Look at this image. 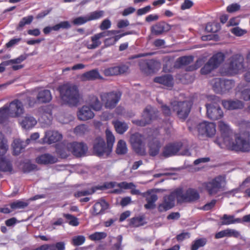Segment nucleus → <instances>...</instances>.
Here are the masks:
<instances>
[{"instance_id": "f257e3e1", "label": "nucleus", "mask_w": 250, "mask_h": 250, "mask_svg": "<svg viewBox=\"0 0 250 250\" xmlns=\"http://www.w3.org/2000/svg\"><path fill=\"white\" fill-rule=\"evenodd\" d=\"M187 123L188 129L193 134L210 137L216 133V125L213 123L205 121L197 124L192 120H189Z\"/></svg>"}, {"instance_id": "f03ea898", "label": "nucleus", "mask_w": 250, "mask_h": 250, "mask_svg": "<svg viewBox=\"0 0 250 250\" xmlns=\"http://www.w3.org/2000/svg\"><path fill=\"white\" fill-rule=\"evenodd\" d=\"M228 148L236 151L248 152L250 150V133L245 132L234 135V141L232 138L226 144Z\"/></svg>"}, {"instance_id": "7ed1b4c3", "label": "nucleus", "mask_w": 250, "mask_h": 250, "mask_svg": "<svg viewBox=\"0 0 250 250\" xmlns=\"http://www.w3.org/2000/svg\"><path fill=\"white\" fill-rule=\"evenodd\" d=\"M62 99L65 102L75 104L78 102L79 93L76 86L66 84L58 88Z\"/></svg>"}, {"instance_id": "20e7f679", "label": "nucleus", "mask_w": 250, "mask_h": 250, "mask_svg": "<svg viewBox=\"0 0 250 250\" xmlns=\"http://www.w3.org/2000/svg\"><path fill=\"white\" fill-rule=\"evenodd\" d=\"M8 150L7 140L0 132V171L11 173L13 171L11 162L4 156Z\"/></svg>"}, {"instance_id": "39448f33", "label": "nucleus", "mask_w": 250, "mask_h": 250, "mask_svg": "<svg viewBox=\"0 0 250 250\" xmlns=\"http://www.w3.org/2000/svg\"><path fill=\"white\" fill-rule=\"evenodd\" d=\"M226 177L219 175L205 184V188L209 195H215L225 190Z\"/></svg>"}, {"instance_id": "423d86ee", "label": "nucleus", "mask_w": 250, "mask_h": 250, "mask_svg": "<svg viewBox=\"0 0 250 250\" xmlns=\"http://www.w3.org/2000/svg\"><path fill=\"white\" fill-rule=\"evenodd\" d=\"M177 201L178 203H191L197 201L200 198L198 191L194 188H189L186 191L182 188L176 189Z\"/></svg>"}, {"instance_id": "0eeeda50", "label": "nucleus", "mask_w": 250, "mask_h": 250, "mask_svg": "<svg viewBox=\"0 0 250 250\" xmlns=\"http://www.w3.org/2000/svg\"><path fill=\"white\" fill-rule=\"evenodd\" d=\"M170 104L172 111L181 119H185L188 117L192 105V102L188 100L174 101Z\"/></svg>"}, {"instance_id": "6e6552de", "label": "nucleus", "mask_w": 250, "mask_h": 250, "mask_svg": "<svg viewBox=\"0 0 250 250\" xmlns=\"http://www.w3.org/2000/svg\"><path fill=\"white\" fill-rule=\"evenodd\" d=\"M141 71L146 76L157 73L161 67L160 62L155 59L142 60L139 62Z\"/></svg>"}, {"instance_id": "1a4fd4ad", "label": "nucleus", "mask_w": 250, "mask_h": 250, "mask_svg": "<svg viewBox=\"0 0 250 250\" xmlns=\"http://www.w3.org/2000/svg\"><path fill=\"white\" fill-rule=\"evenodd\" d=\"M241 55L236 54L230 57L228 66L225 68V73L228 76H232L239 73L243 67V60Z\"/></svg>"}, {"instance_id": "9d476101", "label": "nucleus", "mask_w": 250, "mask_h": 250, "mask_svg": "<svg viewBox=\"0 0 250 250\" xmlns=\"http://www.w3.org/2000/svg\"><path fill=\"white\" fill-rule=\"evenodd\" d=\"M145 138L139 133L132 134L129 142L136 153L140 155H145L146 153L145 148Z\"/></svg>"}, {"instance_id": "9b49d317", "label": "nucleus", "mask_w": 250, "mask_h": 250, "mask_svg": "<svg viewBox=\"0 0 250 250\" xmlns=\"http://www.w3.org/2000/svg\"><path fill=\"white\" fill-rule=\"evenodd\" d=\"M121 97V93L119 92H112L110 93H104L101 94V99L104 103V105L106 109L114 108Z\"/></svg>"}, {"instance_id": "f8f14e48", "label": "nucleus", "mask_w": 250, "mask_h": 250, "mask_svg": "<svg viewBox=\"0 0 250 250\" xmlns=\"http://www.w3.org/2000/svg\"><path fill=\"white\" fill-rule=\"evenodd\" d=\"M104 15V11H95L85 16H79L73 19L72 21V23L76 26L82 25L88 21L99 19Z\"/></svg>"}, {"instance_id": "ddd939ff", "label": "nucleus", "mask_w": 250, "mask_h": 250, "mask_svg": "<svg viewBox=\"0 0 250 250\" xmlns=\"http://www.w3.org/2000/svg\"><path fill=\"white\" fill-rule=\"evenodd\" d=\"M9 111L10 117L18 118L21 116L25 110L22 103L18 99H15L9 104H6Z\"/></svg>"}, {"instance_id": "4468645a", "label": "nucleus", "mask_w": 250, "mask_h": 250, "mask_svg": "<svg viewBox=\"0 0 250 250\" xmlns=\"http://www.w3.org/2000/svg\"><path fill=\"white\" fill-rule=\"evenodd\" d=\"M155 110L151 106H147L144 109L142 119L141 120H135L132 122L139 126H144L149 124L155 114Z\"/></svg>"}, {"instance_id": "2eb2a0df", "label": "nucleus", "mask_w": 250, "mask_h": 250, "mask_svg": "<svg viewBox=\"0 0 250 250\" xmlns=\"http://www.w3.org/2000/svg\"><path fill=\"white\" fill-rule=\"evenodd\" d=\"M213 88L216 93H224L232 88L234 86L232 79H216Z\"/></svg>"}, {"instance_id": "dca6fc26", "label": "nucleus", "mask_w": 250, "mask_h": 250, "mask_svg": "<svg viewBox=\"0 0 250 250\" xmlns=\"http://www.w3.org/2000/svg\"><path fill=\"white\" fill-rule=\"evenodd\" d=\"M66 148L68 152H72L74 155L80 157L84 155L87 150V146L83 143L73 142L68 143Z\"/></svg>"}, {"instance_id": "f3484780", "label": "nucleus", "mask_w": 250, "mask_h": 250, "mask_svg": "<svg viewBox=\"0 0 250 250\" xmlns=\"http://www.w3.org/2000/svg\"><path fill=\"white\" fill-rule=\"evenodd\" d=\"M176 198L177 199L176 189L169 195L164 196L163 202L158 207L159 211L164 212L173 208Z\"/></svg>"}, {"instance_id": "a211bd4d", "label": "nucleus", "mask_w": 250, "mask_h": 250, "mask_svg": "<svg viewBox=\"0 0 250 250\" xmlns=\"http://www.w3.org/2000/svg\"><path fill=\"white\" fill-rule=\"evenodd\" d=\"M208 117L211 120H218L223 116V112L219 105L216 104H207Z\"/></svg>"}, {"instance_id": "6ab92c4d", "label": "nucleus", "mask_w": 250, "mask_h": 250, "mask_svg": "<svg viewBox=\"0 0 250 250\" xmlns=\"http://www.w3.org/2000/svg\"><path fill=\"white\" fill-rule=\"evenodd\" d=\"M171 28L172 26L170 24L162 21L152 25L150 27V31L153 35L160 36L165 32H168Z\"/></svg>"}, {"instance_id": "aec40b11", "label": "nucleus", "mask_w": 250, "mask_h": 250, "mask_svg": "<svg viewBox=\"0 0 250 250\" xmlns=\"http://www.w3.org/2000/svg\"><path fill=\"white\" fill-rule=\"evenodd\" d=\"M93 151L98 156H102L104 154L108 155L111 152L108 151V146H106L104 139L101 137H97L94 140Z\"/></svg>"}, {"instance_id": "412c9836", "label": "nucleus", "mask_w": 250, "mask_h": 250, "mask_svg": "<svg viewBox=\"0 0 250 250\" xmlns=\"http://www.w3.org/2000/svg\"><path fill=\"white\" fill-rule=\"evenodd\" d=\"M218 127L221 133L224 143L225 145L229 142L233 136V133L229 126L223 121L218 122Z\"/></svg>"}, {"instance_id": "4be33fe9", "label": "nucleus", "mask_w": 250, "mask_h": 250, "mask_svg": "<svg viewBox=\"0 0 250 250\" xmlns=\"http://www.w3.org/2000/svg\"><path fill=\"white\" fill-rule=\"evenodd\" d=\"M128 69V67L125 64L112 66L105 69L104 74L105 76H117L125 73Z\"/></svg>"}, {"instance_id": "5701e85b", "label": "nucleus", "mask_w": 250, "mask_h": 250, "mask_svg": "<svg viewBox=\"0 0 250 250\" xmlns=\"http://www.w3.org/2000/svg\"><path fill=\"white\" fill-rule=\"evenodd\" d=\"M222 104L225 108L230 110L242 109L244 106V103L237 99L224 100Z\"/></svg>"}, {"instance_id": "b1692460", "label": "nucleus", "mask_w": 250, "mask_h": 250, "mask_svg": "<svg viewBox=\"0 0 250 250\" xmlns=\"http://www.w3.org/2000/svg\"><path fill=\"white\" fill-rule=\"evenodd\" d=\"M181 146L180 143L168 144L164 148L163 154L166 157L175 155L179 151Z\"/></svg>"}, {"instance_id": "393cba45", "label": "nucleus", "mask_w": 250, "mask_h": 250, "mask_svg": "<svg viewBox=\"0 0 250 250\" xmlns=\"http://www.w3.org/2000/svg\"><path fill=\"white\" fill-rule=\"evenodd\" d=\"M36 161L39 164L48 165L57 162L58 158L50 154L44 153L37 157Z\"/></svg>"}, {"instance_id": "a878e982", "label": "nucleus", "mask_w": 250, "mask_h": 250, "mask_svg": "<svg viewBox=\"0 0 250 250\" xmlns=\"http://www.w3.org/2000/svg\"><path fill=\"white\" fill-rule=\"evenodd\" d=\"M174 68L175 67H174L173 61L168 59L165 61L163 67V71L166 74L156 76L154 78H173L172 75L170 74V73L173 71Z\"/></svg>"}, {"instance_id": "bb28decb", "label": "nucleus", "mask_w": 250, "mask_h": 250, "mask_svg": "<svg viewBox=\"0 0 250 250\" xmlns=\"http://www.w3.org/2000/svg\"><path fill=\"white\" fill-rule=\"evenodd\" d=\"M40 120L42 123L49 125L53 119L52 110L50 106H44L41 109Z\"/></svg>"}, {"instance_id": "cd10ccee", "label": "nucleus", "mask_w": 250, "mask_h": 250, "mask_svg": "<svg viewBox=\"0 0 250 250\" xmlns=\"http://www.w3.org/2000/svg\"><path fill=\"white\" fill-rule=\"evenodd\" d=\"M143 196L146 197L147 202V203L144 205L145 208L147 209L154 208L156 207L155 202L158 199L157 195L152 191H148L146 193H144Z\"/></svg>"}, {"instance_id": "c85d7f7f", "label": "nucleus", "mask_w": 250, "mask_h": 250, "mask_svg": "<svg viewBox=\"0 0 250 250\" xmlns=\"http://www.w3.org/2000/svg\"><path fill=\"white\" fill-rule=\"evenodd\" d=\"M94 116L93 112L89 106L84 105L78 113V118L80 120L86 121L93 118Z\"/></svg>"}, {"instance_id": "c756f323", "label": "nucleus", "mask_w": 250, "mask_h": 250, "mask_svg": "<svg viewBox=\"0 0 250 250\" xmlns=\"http://www.w3.org/2000/svg\"><path fill=\"white\" fill-rule=\"evenodd\" d=\"M37 123L36 119L30 115H26L20 121L21 127L26 129L33 127L37 124Z\"/></svg>"}, {"instance_id": "7c9ffc66", "label": "nucleus", "mask_w": 250, "mask_h": 250, "mask_svg": "<svg viewBox=\"0 0 250 250\" xmlns=\"http://www.w3.org/2000/svg\"><path fill=\"white\" fill-rule=\"evenodd\" d=\"M52 95L50 90L42 89L40 90L37 96V100L40 103H46L52 100Z\"/></svg>"}, {"instance_id": "2f4dec72", "label": "nucleus", "mask_w": 250, "mask_h": 250, "mask_svg": "<svg viewBox=\"0 0 250 250\" xmlns=\"http://www.w3.org/2000/svg\"><path fill=\"white\" fill-rule=\"evenodd\" d=\"M193 56H184L178 58L174 63V67L176 68H180L183 66H186L193 61Z\"/></svg>"}, {"instance_id": "473e14b6", "label": "nucleus", "mask_w": 250, "mask_h": 250, "mask_svg": "<svg viewBox=\"0 0 250 250\" xmlns=\"http://www.w3.org/2000/svg\"><path fill=\"white\" fill-rule=\"evenodd\" d=\"M226 55L222 52H218L212 55L209 60L212 63L214 67L218 68L225 59Z\"/></svg>"}, {"instance_id": "72a5a7b5", "label": "nucleus", "mask_w": 250, "mask_h": 250, "mask_svg": "<svg viewBox=\"0 0 250 250\" xmlns=\"http://www.w3.org/2000/svg\"><path fill=\"white\" fill-rule=\"evenodd\" d=\"M62 136L58 131H48L46 132L44 139L48 144H52L60 141Z\"/></svg>"}, {"instance_id": "f704fd0d", "label": "nucleus", "mask_w": 250, "mask_h": 250, "mask_svg": "<svg viewBox=\"0 0 250 250\" xmlns=\"http://www.w3.org/2000/svg\"><path fill=\"white\" fill-rule=\"evenodd\" d=\"M108 204L104 200L101 199L99 202L96 203L93 206V214L97 215L103 213L104 210L107 209Z\"/></svg>"}, {"instance_id": "c9c22d12", "label": "nucleus", "mask_w": 250, "mask_h": 250, "mask_svg": "<svg viewBox=\"0 0 250 250\" xmlns=\"http://www.w3.org/2000/svg\"><path fill=\"white\" fill-rule=\"evenodd\" d=\"M87 102L88 105L95 111H100L102 109V104L95 96H89Z\"/></svg>"}, {"instance_id": "e433bc0d", "label": "nucleus", "mask_w": 250, "mask_h": 250, "mask_svg": "<svg viewBox=\"0 0 250 250\" xmlns=\"http://www.w3.org/2000/svg\"><path fill=\"white\" fill-rule=\"evenodd\" d=\"M13 149V154L15 155H18L24 148L26 145L24 142L19 139H16L14 140L12 145Z\"/></svg>"}, {"instance_id": "4c0bfd02", "label": "nucleus", "mask_w": 250, "mask_h": 250, "mask_svg": "<svg viewBox=\"0 0 250 250\" xmlns=\"http://www.w3.org/2000/svg\"><path fill=\"white\" fill-rule=\"evenodd\" d=\"M112 124L114 126L116 132L120 134H123L128 128L127 124L125 122L117 120L113 121Z\"/></svg>"}, {"instance_id": "58836bf2", "label": "nucleus", "mask_w": 250, "mask_h": 250, "mask_svg": "<svg viewBox=\"0 0 250 250\" xmlns=\"http://www.w3.org/2000/svg\"><path fill=\"white\" fill-rule=\"evenodd\" d=\"M79 78L102 79L104 78L100 75L98 69H94L84 73Z\"/></svg>"}, {"instance_id": "ea45409f", "label": "nucleus", "mask_w": 250, "mask_h": 250, "mask_svg": "<svg viewBox=\"0 0 250 250\" xmlns=\"http://www.w3.org/2000/svg\"><path fill=\"white\" fill-rule=\"evenodd\" d=\"M161 145L159 141L154 140L149 144V154L151 156H155L159 153Z\"/></svg>"}, {"instance_id": "a19ab883", "label": "nucleus", "mask_w": 250, "mask_h": 250, "mask_svg": "<svg viewBox=\"0 0 250 250\" xmlns=\"http://www.w3.org/2000/svg\"><path fill=\"white\" fill-rule=\"evenodd\" d=\"M221 220H222L221 224L224 225L242 222L240 218H235L234 215H228L227 214H224L221 218Z\"/></svg>"}, {"instance_id": "79ce46f5", "label": "nucleus", "mask_w": 250, "mask_h": 250, "mask_svg": "<svg viewBox=\"0 0 250 250\" xmlns=\"http://www.w3.org/2000/svg\"><path fill=\"white\" fill-rule=\"evenodd\" d=\"M236 94H240L239 98L247 101L250 100V88L241 89V85L237 87Z\"/></svg>"}, {"instance_id": "37998d69", "label": "nucleus", "mask_w": 250, "mask_h": 250, "mask_svg": "<svg viewBox=\"0 0 250 250\" xmlns=\"http://www.w3.org/2000/svg\"><path fill=\"white\" fill-rule=\"evenodd\" d=\"M33 19L34 17L32 15H29L23 17L20 21L18 26L16 27V30L17 31H21L22 27L26 24H30L32 22Z\"/></svg>"}, {"instance_id": "c03bdc74", "label": "nucleus", "mask_w": 250, "mask_h": 250, "mask_svg": "<svg viewBox=\"0 0 250 250\" xmlns=\"http://www.w3.org/2000/svg\"><path fill=\"white\" fill-rule=\"evenodd\" d=\"M105 135L108 151H111L113 144L115 142V137L111 131L108 129H106Z\"/></svg>"}, {"instance_id": "a18cd8bd", "label": "nucleus", "mask_w": 250, "mask_h": 250, "mask_svg": "<svg viewBox=\"0 0 250 250\" xmlns=\"http://www.w3.org/2000/svg\"><path fill=\"white\" fill-rule=\"evenodd\" d=\"M145 223L144 217L143 216H137L133 217L130 220L129 225L133 227H138L144 225Z\"/></svg>"}, {"instance_id": "49530a36", "label": "nucleus", "mask_w": 250, "mask_h": 250, "mask_svg": "<svg viewBox=\"0 0 250 250\" xmlns=\"http://www.w3.org/2000/svg\"><path fill=\"white\" fill-rule=\"evenodd\" d=\"M116 151L118 154L122 155L126 153L127 148L126 143L124 141L122 140L119 141L117 145Z\"/></svg>"}, {"instance_id": "de8ad7c7", "label": "nucleus", "mask_w": 250, "mask_h": 250, "mask_svg": "<svg viewBox=\"0 0 250 250\" xmlns=\"http://www.w3.org/2000/svg\"><path fill=\"white\" fill-rule=\"evenodd\" d=\"M216 69L212 63L208 60L200 69V73L202 75L210 73L213 70Z\"/></svg>"}, {"instance_id": "09e8293b", "label": "nucleus", "mask_w": 250, "mask_h": 250, "mask_svg": "<svg viewBox=\"0 0 250 250\" xmlns=\"http://www.w3.org/2000/svg\"><path fill=\"white\" fill-rule=\"evenodd\" d=\"M92 43H88L86 44V47L89 49H94L100 46L102 42L100 39L95 34L91 37Z\"/></svg>"}, {"instance_id": "8fccbe9b", "label": "nucleus", "mask_w": 250, "mask_h": 250, "mask_svg": "<svg viewBox=\"0 0 250 250\" xmlns=\"http://www.w3.org/2000/svg\"><path fill=\"white\" fill-rule=\"evenodd\" d=\"M28 205V203L20 200H17L10 204L11 208L13 210L23 209L27 207Z\"/></svg>"}, {"instance_id": "3c124183", "label": "nucleus", "mask_w": 250, "mask_h": 250, "mask_svg": "<svg viewBox=\"0 0 250 250\" xmlns=\"http://www.w3.org/2000/svg\"><path fill=\"white\" fill-rule=\"evenodd\" d=\"M207 240L205 238H200L194 241L191 247V250H197L199 248L204 246Z\"/></svg>"}, {"instance_id": "603ef678", "label": "nucleus", "mask_w": 250, "mask_h": 250, "mask_svg": "<svg viewBox=\"0 0 250 250\" xmlns=\"http://www.w3.org/2000/svg\"><path fill=\"white\" fill-rule=\"evenodd\" d=\"M173 79H154V82L159 83L167 88H171L174 84Z\"/></svg>"}, {"instance_id": "864d4df0", "label": "nucleus", "mask_w": 250, "mask_h": 250, "mask_svg": "<svg viewBox=\"0 0 250 250\" xmlns=\"http://www.w3.org/2000/svg\"><path fill=\"white\" fill-rule=\"evenodd\" d=\"M28 57V54L24 53L18 57L6 61V63H8L9 65L11 64H19L25 60Z\"/></svg>"}, {"instance_id": "5fc2aeb1", "label": "nucleus", "mask_w": 250, "mask_h": 250, "mask_svg": "<svg viewBox=\"0 0 250 250\" xmlns=\"http://www.w3.org/2000/svg\"><path fill=\"white\" fill-rule=\"evenodd\" d=\"M10 117L9 111L6 104L0 108V123L3 122Z\"/></svg>"}, {"instance_id": "6e6d98bb", "label": "nucleus", "mask_w": 250, "mask_h": 250, "mask_svg": "<svg viewBox=\"0 0 250 250\" xmlns=\"http://www.w3.org/2000/svg\"><path fill=\"white\" fill-rule=\"evenodd\" d=\"M55 28V31H58L61 29H68L71 25L70 22L68 21H61L59 23L54 25Z\"/></svg>"}, {"instance_id": "4d7b16f0", "label": "nucleus", "mask_w": 250, "mask_h": 250, "mask_svg": "<svg viewBox=\"0 0 250 250\" xmlns=\"http://www.w3.org/2000/svg\"><path fill=\"white\" fill-rule=\"evenodd\" d=\"M63 216L66 219L67 222L73 226H77L79 225L78 219L74 216L69 214H63Z\"/></svg>"}, {"instance_id": "13d9d810", "label": "nucleus", "mask_w": 250, "mask_h": 250, "mask_svg": "<svg viewBox=\"0 0 250 250\" xmlns=\"http://www.w3.org/2000/svg\"><path fill=\"white\" fill-rule=\"evenodd\" d=\"M106 233L104 232H97L89 236L91 240L97 241L103 239L106 237Z\"/></svg>"}, {"instance_id": "bf43d9fd", "label": "nucleus", "mask_w": 250, "mask_h": 250, "mask_svg": "<svg viewBox=\"0 0 250 250\" xmlns=\"http://www.w3.org/2000/svg\"><path fill=\"white\" fill-rule=\"evenodd\" d=\"M137 32L135 30H130V31H127L126 32H124L121 34L116 35L112 37L113 41L116 43L121 38L125 36L126 35H134L136 34Z\"/></svg>"}, {"instance_id": "052dcab7", "label": "nucleus", "mask_w": 250, "mask_h": 250, "mask_svg": "<svg viewBox=\"0 0 250 250\" xmlns=\"http://www.w3.org/2000/svg\"><path fill=\"white\" fill-rule=\"evenodd\" d=\"M231 32L237 37H241L247 33V31L239 27H235L231 29Z\"/></svg>"}, {"instance_id": "680f3d73", "label": "nucleus", "mask_w": 250, "mask_h": 250, "mask_svg": "<svg viewBox=\"0 0 250 250\" xmlns=\"http://www.w3.org/2000/svg\"><path fill=\"white\" fill-rule=\"evenodd\" d=\"M95 190L93 188L86 189L83 191H78L75 193L74 196L76 197H80L81 196L90 195L94 193Z\"/></svg>"}, {"instance_id": "e2e57ef3", "label": "nucleus", "mask_w": 250, "mask_h": 250, "mask_svg": "<svg viewBox=\"0 0 250 250\" xmlns=\"http://www.w3.org/2000/svg\"><path fill=\"white\" fill-rule=\"evenodd\" d=\"M201 39L203 41H219L220 38L218 34H209L207 35H203L201 37Z\"/></svg>"}, {"instance_id": "0e129e2a", "label": "nucleus", "mask_w": 250, "mask_h": 250, "mask_svg": "<svg viewBox=\"0 0 250 250\" xmlns=\"http://www.w3.org/2000/svg\"><path fill=\"white\" fill-rule=\"evenodd\" d=\"M241 6L238 3H233L227 7V11L229 13L235 12L240 9Z\"/></svg>"}, {"instance_id": "69168bd1", "label": "nucleus", "mask_w": 250, "mask_h": 250, "mask_svg": "<svg viewBox=\"0 0 250 250\" xmlns=\"http://www.w3.org/2000/svg\"><path fill=\"white\" fill-rule=\"evenodd\" d=\"M85 237L83 235L75 236L72 239V243L75 246L82 245L85 241Z\"/></svg>"}, {"instance_id": "338daca9", "label": "nucleus", "mask_w": 250, "mask_h": 250, "mask_svg": "<svg viewBox=\"0 0 250 250\" xmlns=\"http://www.w3.org/2000/svg\"><path fill=\"white\" fill-rule=\"evenodd\" d=\"M88 131L87 127L86 125H81L76 126L74 132L77 135H82L84 134Z\"/></svg>"}, {"instance_id": "774afa93", "label": "nucleus", "mask_w": 250, "mask_h": 250, "mask_svg": "<svg viewBox=\"0 0 250 250\" xmlns=\"http://www.w3.org/2000/svg\"><path fill=\"white\" fill-rule=\"evenodd\" d=\"M117 186L121 188L125 189H132L135 188V185L133 183H127L126 182H123L117 184Z\"/></svg>"}]
</instances>
